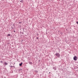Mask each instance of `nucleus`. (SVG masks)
<instances>
[{
	"label": "nucleus",
	"mask_w": 78,
	"mask_h": 78,
	"mask_svg": "<svg viewBox=\"0 0 78 78\" xmlns=\"http://www.w3.org/2000/svg\"><path fill=\"white\" fill-rule=\"evenodd\" d=\"M55 55H56V56H57V57H60V54H59V53H56Z\"/></svg>",
	"instance_id": "obj_1"
},
{
	"label": "nucleus",
	"mask_w": 78,
	"mask_h": 78,
	"mask_svg": "<svg viewBox=\"0 0 78 78\" xmlns=\"http://www.w3.org/2000/svg\"><path fill=\"white\" fill-rule=\"evenodd\" d=\"M77 57H76V56H74L73 57V60H77Z\"/></svg>",
	"instance_id": "obj_2"
},
{
	"label": "nucleus",
	"mask_w": 78,
	"mask_h": 78,
	"mask_svg": "<svg viewBox=\"0 0 78 78\" xmlns=\"http://www.w3.org/2000/svg\"><path fill=\"white\" fill-rule=\"evenodd\" d=\"M23 63L22 62L21 63H20L19 65L20 66H22Z\"/></svg>",
	"instance_id": "obj_3"
},
{
	"label": "nucleus",
	"mask_w": 78,
	"mask_h": 78,
	"mask_svg": "<svg viewBox=\"0 0 78 78\" xmlns=\"http://www.w3.org/2000/svg\"><path fill=\"white\" fill-rule=\"evenodd\" d=\"M4 64L5 66H6V65H8V63L6 62H5V63H4Z\"/></svg>",
	"instance_id": "obj_4"
},
{
	"label": "nucleus",
	"mask_w": 78,
	"mask_h": 78,
	"mask_svg": "<svg viewBox=\"0 0 78 78\" xmlns=\"http://www.w3.org/2000/svg\"><path fill=\"white\" fill-rule=\"evenodd\" d=\"M53 69H55V70H56V68L55 67H53Z\"/></svg>",
	"instance_id": "obj_5"
},
{
	"label": "nucleus",
	"mask_w": 78,
	"mask_h": 78,
	"mask_svg": "<svg viewBox=\"0 0 78 78\" xmlns=\"http://www.w3.org/2000/svg\"><path fill=\"white\" fill-rule=\"evenodd\" d=\"M20 1L22 3H23V1L22 0H20Z\"/></svg>",
	"instance_id": "obj_6"
},
{
	"label": "nucleus",
	"mask_w": 78,
	"mask_h": 78,
	"mask_svg": "<svg viewBox=\"0 0 78 78\" xmlns=\"http://www.w3.org/2000/svg\"><path fill=\"white\" fill-rule=\"evenodd\" d=\"M23 31L24 32H25V30H24V29H24V28H23Z\"/></svg>",
	"instance_id": "obj_7"
},
{
	"label": "nucleus",
	"mask_w": 78,
	"mask_h": 78,
	"mask_svg": "<svg viewBox=\"0 0 78 78\" xmlns=\"http://www.w3.org/2000/svg\"><path fill=\"white\" fill-rule=\"evenodd\" d=\"M22 34H23V35H24V32H22Z\"/></svg>",
	"instance_id": "obj_8"
},
{
	"label": "nucleus",
	"mask_w": 78,
	"mask_h": 78,
	"mask_svg": "<svg viewBox=\"0 0 78 78\" xmlns=\"http://www.w3.org/2000/svg\"><path fill=\"white\" fill-rule=\"evenodd\" d=\"M35 72H36V73H37L38 72V71L36 70V71H35Z\"/></svg>",
	"instance_id": "obj_9"
},
{
	"label": "nucleus",
	"mask_w": 78,
	"mask_h": 78,
	"mask_svg": "<svg viewBox=\"0 0 78 78\" xmlns=\"http://www.w3.org/2000/svg\"><path fill=\"white\" fill-rule=\"evenodd\" d=\"M13 26L14 28H15V26L14 24H13Z\"/></svg>",
	"instance_id": "obj_10"
},
{
	"label": "nucleus",
	"mask_w": 78,
	"mask_h": 78,
	"mask_svg": "<svg viewBox=\"0 0 78 78\" xmlns=\"http://www.w3.org/2000/svg\"><path fill=\"white\" fill-rule=\"evenodd\" d=\"M32 63V62H29V63H30V64H31V63Z\"/></svg>",
	"instance_id": "obj_11"
},
{
	"label": "nucleus",
	"mask_w": 78,
	"mask_h": 78,
	"mask_svg": "<svg viewBox=\"0 0 78 78\" xmlns=\"http://www.w3.org/2000/svg\"><path fill=\"white\" fill-rule=\"evenodd\" d=\"M21 23H22L21 22H19V24H21Z\"/></svg>",
	"instance_id": "obj_12"
},
{
	"label": "nucleus",
	"mask_w": 78,
	"mask_h": 78,
	"mask_svg": "<svg viewBox=\"0 0 78 78\" xmlns=\"http://www.w3.org/2000/svg\"><path fill=\"white\" fill-rule=\"evenodd\" d=\"M1 63H3V62L2 61H1Z\"/></svg>",
	"instance_id": "obj_13"
},
{
	"label": "nucleus",
	"mask_w": 78,
	"mask_h": 78,
	"mask_svg": "<svg viewBox=\"0 0 78 78\" xmlns=\"http://www.w3.org/2000/svg\"><path fill=\"white\" fill-rule=\"evenodd\" d=\"M37 39H39V38H38V37H37Z\"/></svg>",
	"instance_id": "obj_14"
},
{
	"label": "nucleus",
	"mask_w": 78,
	"mask_h": 78,
	"mask_svg": "<svg viewBox=\"0 0 78 78\" xmlns=\"http://www.w3.org/2000/svg\"><path fill=\"white\" fill-rule=\"evenodd\" d=\"M76 23L77 24H78V21H77V22H76Z\"/></svg>",
	"instance_id": "obj_15"
},
{
	"label": "nucleus",
	"mask_w": 78,
	"mask_h": 78,
	"mask_svg": "<svg viewBox=\"0 0 78 78\" xmlns=\"http://www.w3.org/2000/svg\"><path fill=\"white\" fill-rule=\"evenodd\" d=\"M8 36H10V34H8Z\"/></svg>",
	"instance_id": "obj_16"
},
{
	"label": "nucleus",
	"mask_w": 78,
	"mask_h": 78,
	"mask_svg": "<svg viewBox=\"0 0 78 78\" xmlns=\"http://www.w3.org/2000/svg\"><path fill=\"white\" fill-rule=\"evenodd\" d=\"M10 67L12 68L13 66H11Z\"/></svg>",
	"instance_id": "obj_17"
},
{
	"label": "nucleus",
	"mask_w": 78,
	"mask_h": 78,
	"mask_svg": "<svg viewBox=\"0 0 78 78\" xmlns=\"http://www.w3.org/2000/svg\"><path fill=\"white\" fill-rule=\"evenodd\" d=\"M14 32H16L15 30H14Z\"/></svg>",
	"instance_id": "obj_18"
},
{
	"label": "nucleus",
	"mask_w": 78,
	"mask_h": 78,
	"mask_svg": "<svg viewBox=\"0 0 78 78\" xmlns=\"http://www.w3.org/2000/svg\"><path fill=\"white\" fill-rule=\"evenodd\" d=\"M12 29H13V27H12Z\"/></svg>",
	"instance_id": "obj_19"
},
{
	"label": "nucleus",
	"mask_w": 78,
	"mask_h": 78,
	"mask_svg": "<svg viewBox=\"0 0 78 78\" xmlns=\"http://www.w3.org/2000/svg\"><path fill=\"white\" fill-rule=\"evenodd\" d=\"M51 73L50 72H49V74H50Z\"/></svg>",
	"instance_id": "obj_20"
},
{
	"label": "nucleus",
	"mask_w": 78,
	"mask_h": 78,
	"mask_svg": "<svg viewBox=\"0 0 78 78\" xmlns=\"http://www.w3.org/2000/svg\"><path fill=\"white\" fill-rule=\"evenodd\" d=\"M7 36H8V35H7Z\"/></svg>",
	"instance_id": "obj_21"
},
{
	"label": "nucleus",
	"mask_w": 78,
	"mask_h": 78,
	"mask_svg": "<svg viewBox=\"0 0 78 78\" xmlns=\"http://www.w3.org/2000/svg\"><path fill=\"white\" fill-rule=\"evenodd\" d=\"M37 35H38V34H37Z\"/></svg>",
	"instance_id": "obj_22"
}]
</instances>
